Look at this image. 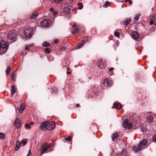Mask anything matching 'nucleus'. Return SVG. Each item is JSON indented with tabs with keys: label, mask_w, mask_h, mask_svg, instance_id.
Returning <instances> with one entry per match:
<instances>
[{
	"label": "nucleus",
	"mask_w": 156,
	"mask_h": 156,
	"mask_svg": "<svg viewBox=\"0 0 156 156\" xmlns=\"http://www.w3.org/2000/svg\"><path fill=\"white\" fill-rule=\"evenodd\" d=\"M11 77L12 80L13 81H15L16 79V75L15 73H12L11 75Z\"/></svg>",
	"instance_id": "22"
},
{
	"label": "nucleus",
	"mask_w": 156,
	"mask_h": 156,
	"mask_svg": "<svg viewBox=\"0 0 156 156\" xmlns=\"http://www.w3.org/2000/svg\"><path fill=\"white\" fill-rule=\"evenodd\" d=\"M114 35L117 37H119V32L117 31L115 32Z\"/></svg>",
	"instance_id": "36"
},
{
	"label": "nucleus",
	"mask_w": 156,
	"mask_h": 156,
	"mask_svg": "<svg viewBox=\"0 0 156 156\" xmlns=\"http://www.w3.org/2000/svg\"><path fill=\"white\" fill-rule=\"evenodd\" d=\"M49 123V121H44L41 122V126L40 127L41 129L43 131L45 130L46 129V126H48V124Z\"/></svg>",
	"instance_id": "9"
},
{
	"label": "nucleus",
	"mask_w": 156,
	"mask_h": 156,
	"mask_svg": "<svg viewBox=\"0 0 156 156\" xmlns=\"http://www.w3.org/2000/svg\"><path fill=\"white\" fill-rule=\"evenodd\" d=\"M110 5V2L108 1H107L105 2V4L103 5V7L104 8L107 7V6H108Z\"/></svg>",
	"instance_id": "30"
},
{
	"label": "nucleus",
	"mask_w": 156,
	"mask_h": 156,
	"mask_svg": "<svg viewBox=\"0 0 156 156\" xmlns=\"http://www.w3.org/2000/svg\"><path fill=\"white\" fill-rule=\"evenodd\" d=\"M74 0H70V4L73 3V2Z\"/></svg>",
	"instance_id": "54"
},
{
	"label": "nucleus",
	"mask_w": 156,
	"mask_h": 156,
	"mask_svg": "<svg viewBox=\"0 0 156 156\" xmlns=\"http://www.w3.org/2000/svg\"><path fill=\"white\" fill-rule=\"evenodd\" d=\"M65 49V48L64 47H62L61 48V50H64Z\"/></svg>",
	"instance_id": "52"
},
{
	"label": "nucleus",
	"mask_w": 156,
	"mask_h": 156,
	"mask_svg": "<svg viewBox=\"0 0 156 156\" xmlns=\"http://www.w3.org/2000/svg\"><path fill=\"white\" fill-rule=\"evenodd\" d=\"M65 140L70 141L71 140V138L70 136H69L68 137L65 139Z\"/></svg>",
	"instance_id": "35"
},
{
	"label": "nucleus",
	"mask_w": 156,
	"mask_h": 156,
	"mask_svg": "<svg viewBox=\"0 0 156 156\" xmlns=\"http://www.w3.org/2000/svg\"><path fill=\"white\" fill-rule=\"evenodd\" d=\"M21 145L20 142L18 140L17 141L16 143V146L15 147V150L17 151L19 150Z\"/></svg>",
	"instance_id": "16"
},
{
	"label": "nucleus",
	"mask_w": 156,
	"mask_h": 156,
	"mask_svg": "<svg viewBox=\"0 0 156 156\" xmlns=\"http://www.w3.org/2000/svg\"><path fill=\"white\" fill-rule=\"evenodd\" d=\"M154 20H151V21L150 22V24L151 25H152L153 23L154 24Z\"/></svg>",
	"instance_id": "43"
},
{
	"label": "nucleus",
	"mask_w": 156,
	"mask_h": 156,
	"mask_svg": "<svg viewBox=\"0 0 156 156\" xmlns=\"http://www.w3.org/2000/svg\"><path fill=\"white\" fill-rule=\"evenodd\" d=\"M58 12L57 11H53V15L55 16L57 14Z\"/></svg>",
	"instance_id": "45"
},
{
	"label": "nucleus",
	"mask_w": 156,
	"mask_h": 156,
	"mask_svg": "<svg viewBox=\"0 0 156 156\" xmlns=\"http://www.w3.org/2000/svg\"><path fill=\"white\" fill-rule=\"evenodd\" d=\"M53 92H54V91L53 90L52 91H51V93H52V94H54V93H53Z\"/></svg>",
	"instance_id": "58"
},
{
	"label": "nucleus",
	"mask_w": 156,
	"mask_h": 156,
	"mask_svg": "<svg viewBox=\"0 0 156 156\" xmlns=\"http://www.w3.org/2000/svg\"><path fill=\"white\" fill-rule=\"evenodd\" d=\"M76 106L77 108H79L80 107V105L79 104H77L76 105Z\"/></svg>",
	"instance_id": "49"
},
{
	"label": "nucleus",
	"mask_w": 156,
	"mask_h": 156,
	"mask_svg": "<svg viewBox=\"0 0 156 156\" xmlns=\"http://www.w3.org/2000/svg\"><path fill=\"white\" fill-rule=\"evenodd\" d=\"M21 143L24 146L27 143V141L25 140H21Z\"/></svg>",
	"instance_id": "33"
},
{
	"label": "nucleus",
	"mask_w": 156,
	"mask_h": 156,
	"mask_svg": "<svg viewBox=\"0 0 156 156\" xmlns=\"http://www.w3.org/2000/svg\"><path fill=\"white\" fill-rule=\"evenodd\" d=\"M129 4H130L131 5V4H132V1H129Z\"/></svg>",
	"instance_id": "56"
},
{
	"label": "nucleus",
	"mask_w": 156,
	"mask_h": 156,
	"mask_svg": "<svg viewBox=\"0 0 156 156\" xmlns=\"http://www.w3.org/2000/svg\"><path fill=\"white\" fill-rule=\"evenodd\" d=\"M41 25L43 27H47L50 24V20L48 19H44L41 22Z\"/></svg>",
	"instance_id": "11"
},
{
	"label": "nucleus",
	"mask_w": 156,
	"mask_h": 156,
	"mask_svg": "<svg viewBox=\"0 0 156 156\" xmlns=\"http://www.w3.org/2000/svg\"><path fill=\"white\" fill-rule=\"evenodd\" d=\"M124 0H118V1L120 2H124Z\"/></svg>",
	"instance_id": "53"
},
{
	"label": "nucleus",
	"mask_w": 156,
	"mask_h": 156,
	"mask_svg": "<svg viewBox=\"0 0 156 156\" xmlns=\"http://www.w3.org/2000/svg\"><path fill=\"white\" fill-rule=\"evenodd\" d=\"M97 65L98 67L101 69L105 68L106 66L105 62L101 59H99L98 60Z\"/></svg>",
	"instance_id": "5"
},
{
	"label": "nucleus",
	"mask_w": 156,
	"mask_h": 156,
	"mask_svg": "<svg viewBox=\"0 0 156 156\" xmlns=\"http://www.w3.org/2000/svg\"><path fill=\"white\" fill-rule=\"evenodd\" d=\"M50 10L51 11H52V12H53V10H54V9L53 8H51L50 9Z\"/></svg>",
	"instance_id": "51"
},
{
	"label": "nucleus",
	"mask_w": 156,
	"mask_h": 156,
	"mask_svg": "<svg viewBox=\"0 0 156 156\" xmlns=\"http://www.w3.org/2000/svg\"><path fill=\"white\" fill-rule=\"evenodd\" d=\"M43 45L45 47H49L51 46V44L45 41L43 42Z\"/></svg>",
	"instance_id": "26"
},
{
	"label": "nucleus",
	"mask_w": 156,
	"mask_h": 156,
	"mask_svg": "<svg viewBox=\"0 0 156 156\" xmlns=\"http://www.w3.org/2000/svg\"><path fill=\"white\" fill-rule=\"evenodd\" d=\"M128 1V0H126L125 1V2H127Z\"/></svg>",
	"instance_id": "59"
},
{
	"label": "nucleus",
	"mask_w": 156,
	"mask_h": 156,
	"mask_svg": "<svg viewBox=\"0 0 156 156\" xmlns=\"http://www.w3.org/2000/svg\"><path fill=\"white\" fill-rule=\"evenodd\" d=\"M51 144H48L47 143H46L42 147L41 150V153L42 154L45 153H47V150L51 146Z\"/></svg>",
	"instance_id": "7"
},
{
	"label": "nucleus",
	"mask_w": 156,
	"mask_h": 156,
	"mask_svg": "<svg viewBox=\"0 0 156 156\" xmlns=\"http://www.w3.org/2000/svg\"><path fill=\"white\" fill-rule=\"evenodd\" d=\"M69 67H68V68H67V70H69Z\"/></svg>",
	"instance_id": "60"
},
{
	"label": "nucleus",
	"mask_w": 156,
	"mask_h": 156,
	"mask_svg": "<svg viewBox=\"0 0 156 156\" xmlns=\"http://www.w3.org/2000/svg\"><path fill=\"white\" fill-rule=\"evenodd\" d=\"M118 137V134L117 133H114L112 135V139L113 140L117 138Z\"/></svg>",
	"instance_id": "24"
},
{
	"label": "nucleus",
	"mask_w": 156,
	"mask_h": 156,
	"mask_svg": "<svg viewBox=\"0 0 156 156\" xmlns=\"http://www.w3.org/2000/svg\"><path fill=\"white\" fill-rule=\"evenodd\" d=\"M23 109H22V108H20V109H19V112L21 113H23Z\"/></svg>",
	"instance_id": "42"
},
{
	"label": "nucleus",
	"mask_w": 156,
	"mask_h": 156,
	"mask_svg": "<svg viewBox=\"0 0 156 156\" xmlns=\"http://www.w3.org/2000/svg\"><path fill=\"white\" fill-rule=\"evenodd\" d=\"M45 51L46 53L49 54L50 53L51 51L49 48H47L45 49Z\"/></svg>",
	"instance_id": "34"
},
{
	"label": "nucleus",
	"mask_w": 156,
	"mask_h": 156,
	"mask_svg": "<svg viewBox=\"0 0 156 156\" xmlns=\"http://www.w3.org/2000/svg\"><path fill=\"white\" fill-rule=\"evenodd\" d=\"M16 128H20L21 125L20 120L19 118H16L14 123Z\"/></svg>",
	"instance_id": "10"
},
{
	"label": "nucleus",
	"mask_w": 156,
	"mask_h": 156,
	"mask_svg": "<svg viewBox=\"0 0 156 156\" xmlns=\"http://www.w3.org/2000/svg\"><path fill=\"white\" fill-rule=\"evenodd\" d=\"M140 14H137L136 15V16L134 18L135 20H138L139 19V17L140 16Z\"/></svg>",
	"instance_id": "32"
},
{
	"label": "nucleus",
	"mask_w": 156,
	"mask_h": 156,
	"mask_svg": "<svg viewBox=\"0 0 156 156\" xmlns=\"http://www.w3.org/2000/svg\"><path fill=\"white\" fill-rule=\"evenodd\" d=\"M55 122L51 121L50 122L49 125L47 129L49 130H52L55 129Z\"/></svg>",
	"instance_id": "12"
},
{
	"label": "nucleus",
	"mask_w": 156,
	"mask_h": 156,
	"mask_svg": "<svg viewBox=\"0 0 156 156\" xmlns=\"http://www.w3.org/2000/svg\"><path fill=\"white\" fill-rule=\"evenodd\" d=\"M127 155V153L125 150H122L118 154V156H126Z\"/></svg>",
	"instance_id": "17"
},
{
	"label": "nucleus",
	"mask_w": 156,
	"mask_h": 156,
	"mask_svg": "<svg viewBox=\"0 0 156 156\" xmlns=\"http://www.w3.org/2000/svg\"><path fill=\"white\" fill-rule=\"evenodd\" d=\"M83 5L82 3H79L77 4V8L78 9H82L83 8Z\"/></svg>",
	"instance_id": "28"
},
{
	"label": "nucleus",
	"mask_w": 156,
	"mask_h": 156,
	"mask_svg": "<svg viewBox=\"0 0 156 156\" xmlns=\"http://www.w3.org/2000/svg\"><path fill=\"white\" fill-rule=\"evenodd\" d=\"M152 140L154 142H156V135H154L152 137Z\"/></svg>",
	"instance_id": "40"
},
{
	"label": "nucleus",
	"mask_w": 156,
	"mask_h": 156,
	"mask_svg": "<svg viewBox=\"0 0 156 156\" xmlns=\"http://www.w3.org/2000/svg\"><path fill=\"white\" fill-rule=\"evenodd\" d=\"M67 73L68 74H69V75L71 74V73L70 72H69V71H67Z\"/></svg>",
	"instance_id": "55"
},
{
	"label": "nucleus",
	"mask_w": 156,
	"mask_h": 156,
	"mask_svg": "<svg viewBox=\"0 0 156 156\" xmlns=\"http://www.w3.org/2000/svg\"><path fill=\"white\" fill-rule=\"evenodd\" d=\"M132 38L135 40H137L139 38V35L138 33L136 31H133L132 33Z\"/></svg>",
	"instance_id": "13"
},
{
	"label": "nucleus",
	"mask_w": 156,
	"mask_h": 156,
	"mask_svg": "<svg viewBox=\"0 0 156 156\" xmlns=\"http://www.w3.org/2000/svg\"><path fill=\"white\" fill-rule=\"evenodd\" d=\"M11 72L10 67L9 66H8L7 69L5 70V73L6 76H8Z\"/></svg>",
	"instance_id": "21"
},
{
	"label": "nucleus",
	"mask_w": 156,
	"mask_h": 156,
	"mask_svg": "<svg viewBox=\"0 0 156 156\" xmlns=\"http://www.w3.org/2000/svg\"><path fill=\"white\" fill-rule=\"evenodd\" d=\"M17 35L14 31H11L9 32L8 36V38L9 40L15 39L14 41H16L15 38L17 36Z\"/></svg>",
	"instance_id": "4"
},
{
	"label": "nucleus",
	"mask_w": 156,
	"mask_h": 156,
	"mask_svg": "<svg viewBox=\"0 0 156 156\" xmlns=\"http://www.w3.org/2000/svg\"><path fill=\"white\" fill-rule=\"evenodd\" d=\"M33 30L31 28H28L24 30V34L26 38H31L33 34Z\"/></svg>",
	"instance_id": "3"
},
{
	"label": "nucleus",
	"mask_w": 156,
	"mask_h": 156,
	"mask_svg": "<svg viewBox=\"0 0 156 156\" xmlns=\"http://www.w3.org/2000/svg\"><path fill=\"white\" fill-rule=\"evenodd\" d=\"M16 89L14 85H12L11 86V96L13 97V95L15 94L16 92Z\"/></svg>",
	"instance_id": "15"
},
{
	"label": "nucleus",
	"mask_w": 156,
	"mask_h": 156,
	"mask_svg": "<svg viewBox=\"0 0 156 156\" xmlns=\"http://www.w3.org/2000/svg\"><path fill=\"white\" fill-rule=\"evenodd\" d=\"M154 24L156 25V16H155V18L154 19Z\"/></svg>",
	"instance_id": "44"
},
{
	"label": "nucleus",
	"mask_w": 156,
	"mask_h": 156,
	"mask_svg": "<svg viewBox=\"0 0 156 156\" xmlns=\"http://www.w3.org/2000/svg\"><path fill=\"white\" fill-rule=\"evenodd\" d=\"M122 125L124 128H128L129 129H130L132 127V125L131 123L129 124V121L128 119H125L124 120L123 122Z\"/></svg>",
	"instance_id": "6"
},
{
	"label": "nucleus",
	"mask_w": 156,
	"mask_h": 156,
	"mask_svg": "<svg viewBox=\"0 0 156 156\" xmlns=\"http://www.w3.org/2000/svg\"><path fill=\"white\" fill-rule=\"evenodd\" d=\"M34 124V122H31L30 123V124L32 125Z\"/></svg>",
	"instance_id": "57"
},
{
	"label": "nucleus",
	"mask_w": 156,
	"mask_h": 156,
	"mask_svg": "<svg viewBox=\"0 0 156 156\" xmlns=\"http://www.w3.org/2000/svg\"><path fill=\"white\" fill-rule=\"evenodd\" d=\"M25 127L27 129H29L30 127V126L29 124H27L25 125Z\"/></svg>",
	"instance_id": "38"
},
{
	"label": "nucleus",
	"mask_w": 156,
	"mask_h": 156,
	"mask_svg": "<svg viewBox=\"0 0 156 156\" xmlns=\"http://www.w3.org/2000/svg\"><path fill=\"white\" fill-rule=\"evenodd\" d=\"M85 43V42L84 41H83L82 42L81 44H79L78 45V46H77V48H80L84 45Z\"/></svg>",
	"instance_id": "29"
},
{
	"label": "nucleus",
	"mask_w": 156,
	"mask_h": 156,
	"mask_svg": "<svg viewBox=\"0 0 156 156\" xmlns=\"http://www.w3.org/2000/svg\"><path fill=\"white\" fill-rule=\"evenodd\" d=\"M147 122H151L153 121V118L152 116H148L146 119Z\"/></svg>",
	"instance_id": "19"
},
{
	"label": "nucleus",
	"mask_w": 156,
	"mask_h": 156,
	"mask_svg": "<svg viewBox=\"0 0 156 156\" xmlns=\"http://www.w3.org/2000/svg\"><path fill=\"white\" fill-rule=\"evenodd\" d=\"M147 140L144 139L140 141L137 145V147L134 146L133 148V151L137 153L145 148V146L147 144Z\"/></svg>",
	"instance_id": "1"
},
{
	"label": "nucleus",
	"mask_w": 156,
	"mask_h": 156,
	"mask_svg": "<svg viewBox=\"0 0 156 156\" xmlns=\"http://www.w3.org/2000/svg\"><path fill=\"white\" fill-rule=\"evenodd\" d=\"M114 106L115 108L120 109L121 108L122 105L121 104L119 103H114Z\"/></svg>",
	"instance_id": "18"
},
{
	"label": "nucleus",
	"mask_w": 156,
	"mask_h": 156,
	"mask_svg": "<svg viewBox=\"0 0 156 156\" xmlns=\"http://www.w3.org/2000/svg\"><path fill=\"white\" fill-rule=\"evenodd\" d=\"M114 69V68L113 67H111L109 69V71H111Z\"/></svg>",
	"instance_id": "46"
},
{
	"label": "nucleus",
	"mask_w": 156,
	"mask_h": 156,
	"mask_svg": "<svg viewBox=\"0 0 156 156\" xmlns=\"http://www.w3.org/2000/svg\"><path fill=\"white\" fill-rule=\"evenodd\" d=\"M63 11L66 13H69L70 11H69V9L67 7H66L64 8L63 9Z\"/></svg>",
	"instance_id": "25"
},
{
	"label": "nucleus",
	"mask_w": 156,
	"mask_h": 156,
	"mask_svg": "<svg viewBox=\"0 0 156 156\" xmlns=\"http://www.w3.org/2000/svg\"><path fill=\"white\" fill-rule=\"evenodd\" d=\"M68 8H69V11H70L71 8H72V6L70 5L68 6V7H67Z\"/></svg>",
	"instance_id": "48"
},
{
	"label": "nucleus",
	"mask_w": 156,
	"mask_h": 156,
	"mask_svg": "<svg viewBox=\"0 0 156 156\" xmlns=\"http://www.w3.org/2000/svg\"><path fill=\"white\" fill-rule=\"evenodd\" d=\"M131 20L130 18L127 19H126V20L124 21L123 24L126 26L130 22Z\"/></svg>",
	"instance_id": "20"
},
{
	"label": "nucleus",
	"mask_w": 156,
	"mask_h": 156,
	"mask_svg": "<svg viewBox=\"0 0 156 156\" xmlns=\"http://www.w3.org/2000/svg\"><path fill=\"white\" fill-rule=\"evenodd\" d=\"M8 48L7 44L3 40L0 41V54H2L6 52Z\"/></svg>",
	"instance_id": "2"
},
{
	"label": "nucleus",
	"mask_w": 156,
	"mask_h": 156,
	"mask_svg": "<svg viewBox=\"0 0 156 156\" xmlns=\"http://www.w3.org/2000/svg\"><path fill=\"white\" fill-rule=\"evenodd\" d=\"M140 129L143 131L146 130V128H144V126H141L140 127Z\"/></svg>",
	"instance_id": "37"
},
{
	"label": "nucleus",
	"mask_w": 156,
	"mask_h": 156,
	"mask_svg": "<svg viewBox=\"0 0 156 156\" xmlns=\"http://www.w3.org/2000/svg\"><path fill=\"white\" fill-rule=\"evenodd\" d=\"M33 45V44H31L25 46V49L26 50H28L29 48Z\"/></svg>",
	"instance_id": "31"
},
{
	"label": "nucleus",
	"mask_w": 156,
	"mask_h": 156,
	"mask_svg": "<svg viewBox=\"0 0 156 156\" xmlns=\"http://www.w3.org/2000/svg\"><path fill=\"white\" fill-rule=\"evenodd\" d=\"M25 108V106L24 105H21V107H20V108L23 109L24 110Z\"/></svg>",
	"instance_id": "41"
},
{
	"label": "nucleus",
	"mask_w": 156,
	"mask_h": 156,
	"mask_svg": "<svg viewBox=\"0 0 156 156\" xmlns=\"http://www.w3.org/2000/svg\"><path fill=\"white\" fill-rule=\"evenodd\" d=\"M62 0H54V2L56 3H60Z\"/></svg>",
	"instance_id": "39"
},
{
	"label": "nucleus",
	"mask_w": 156,
	"mask_h": 156,
	"mask_svg": "<svg viewBox=\"0 0 156 156\" xmlns=\"http://www.w3.org/2000/svg\"><path fill=\"white\" fill-rule=\"evenodd\" d=\"M37 12L33 13L30 17V19L35 18L37 16Z\"/></svg>",
	"instance_id": "23"
},
{
	"label": "nucleus",
	"mask_w": 156,
	"mask_h": 156,
	"mask_svg": "<svg viewBox=\"0 0 156 156\" xmlns=\"http://www.w3.org/2000/svg\"><path fill=\"white\" fill-rule=\"evenodd\" d=\"M129 2V1H131V0H127Z\"/></svg>",
	"instance_id": "61"
},
{
	"label": "nucleus",
	"mask_w": 156,
	"mask_h": 156,
	"mask_svg": "<svg viewBox=\"0 0 156 156\" xmlns=\"http://www.w3.org/2000/svg\"><path fill=\"white\" fill-rule=\"evenodd\" d=\"M5 138V135L2 133H0V139L1 140H4Z\"/></svg>",
	"instance_id": "27"
},
{
	"label": "nucleus",
	"mask_w": 156,
	"mask_h": 156,
	"mask_svg": "<svg viewBox=\"0 0 156 156\" xmlns=\"http://www.w3.org/2000/svg\"><path fill=\"white\" fill-rule=\"evenodd\" d=\"M31 154V152L30 150L29 151L28 153L27 154V156H29Z\"/></svg>",
	"instance_id": "47"
},
{
	"label": "nucleus",
	"mask_w": 156,
	"mask_h": 156,
	"mask_svg": "<svg viewBox=\"0 0 156 156\" xmlns=\"http://www.w3.org/2000/svg\"><path fill=\"white\" fill-rule=\"evenodd\" d=\"M73 30L72 31V34H75L78 33L79 30V28L76 26H73Z\"/></svg>",
	"instance_id": "14"
},
{
	"label": "nucleus",
	"mask_w": 156,
	"mask_h": 156,
	"mask_svg": "<svg viewBox=\"0 0 156 156\" xmlns=\"http://www.w3.org/2000/svg\"><path fill=\"white\" fill-rule=\"evenodd\" d=\"M58 42V40L57 39H55L54 41V43L55 44H56Z\"/></svg>",
	"instance_id": "50"
},
{
	"label": "nucleus",
	"mask_w": 156,
	"mask_h": 156,
	"mask_svg": "<svg viewBox=\"0 0 156 156\" xmlns=\"http://www.w3.org/2000/svg\"><path fill=\"white\" fill-rule=\"evenodd\" d=\"M112 80L109 79H105L104 80L103 83L104 85L107 87H111L112 84Z\"/></svg>",
	"instance_id": "8"
}]
</instances>
